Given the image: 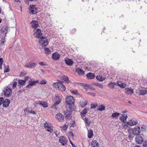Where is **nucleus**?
<instances>
[{
	"mask_svg": "<svg viewBox=\"0 0 147 147\" xmlns=\"http://www.w3.org/2000/svg\"><path fill=\"white\" fill-rule=\"evenodd\" d=\"M71 92L74 94H77L78 91L77 90H71Z\"/></svg>",
	"mask_w": 147,
	"mask_h": 147,
	"instance_id": "50",
	"label": "nucleus"
},
{
	"mask_svg": "<svg viewBox=\"0 0 147 147\" xmlns=\"http://www.w3.org/2000/svg\"><path fill=\"white\" fill-rule=\"evenodd\" d=\"M117 86L121 88H124L126 86L125 84L121 82L118 81L117 83Z\"/></svg>",
	"mask_w": 147,
	"mask_h": 147,
	"instance_id": "24",
	"label": "nucleus"
},
{
	"mask_svg": "<svg viewBox=\"0 0 147 147\" xmlns=\"http://www.w3.org/2000/svg\"><path fill=\"white\" fill-rule=\"evenodd\" d=\"M31 62H29L27 63L25 66L24 67L26 68H31Z\"/></svg>",
	"mask_w": 147,
	"mask_h": 147,
	"instance_id": "44",
	"label": "nucleus"
},
{
	"mask_svg": "<svg viewBox=\"0 0 147 147\" xmlns=\"http://www.w3.org/2000/svg\"><path fill=\"white\" fill-rule=\"evenodd\" d=\"M31 68H33L35 67L37 64V63L35 62H31Z\"/></svg>",
	"mask_w": 147,
	"mask_h": 147,
	"instance_id": "45",
	"label": "nucleus"
},
{
	"mask_svg": "<svg viewBox=\"0 0 147 147\" xmlns=\"http://www.w3.org/2000/svg\"><path fill=\"white\" fill-rule=\"evenodd\" d=\"M61 127L63 130L64 131H66L67 128V125H66V124H65L63 126H61Z\"/></svg>",
	"mask_w": 147,
	"mask_h": 147,
	"instance_id": "47",
	"label": "nucleus"
},
{
	"mask_svg": "<svg viewBox=\"0 0 147 147\" xmlns=\"http://www.w3.org/2000/svg\"><path fill=\"white\" fill-rule=\"evenodd\" d=\"M125 93L131 95L134 93L133 89L129 88H125Z\"/></svg>",
	"mask_w": 147,
	"mask_h": 147,
	"instance_id": "16",
	"label": "nucleus"
},
{
	"mask_svg": "<svg viewBox=\"0 0 147 147\" xmlns=\"http://www.w3.org/2000/svg\"><path fill=\"white\" fill-rule=\"evenodd\" d=\"M30 24L31 27L33 28L36 29V28L38 27V23L37 21L35 20H32Z\"/></svg>",
	"mask_w": 147,
	"mask_h": 147,
	"instance_id": "15",
	"label": "nucleus"
},
{
	"mask_svg": "<svg viewBox=\"0 0 147 147\" xmlns=\"http://www.w3.org/2000/svg\"><path fill=\"white\" fill-rule=\"evenodd\" d=\"M26 83V81L23 80H19L18 84L20 85H23L25 84Z\"/></svg>",
	"mask_w": 147,
	"mask_h": 147,
	"instance_id": "40",
	"label": "nucleus"
},
{
	"mask_svg": "<svg viewBox=\"0 0 147 147\" xmlns=\"http://www.w3.org/2000/svg\"><path fill=\"white\" fill-rule=\"evenodd\" d=\"M120 115L119 113L115 112L112 114L111 117L113 118H116L118 117Z\"/></svg>",
	"mask_w": 147,
	"mask_h": 147,
	"instance_id": "32",
	"label": "nucleus"
},
{
	"mask_svg": "<svg viewBox=\"0 0 147 147\" xmlns=\"http://www.w3.org/2000/svg\"><path fill=\"white\" fill-rule=\"evenodd\" d=\"M140 91L139 94L141 95L145 94L147 93V90L144 89L143 90L142 89V90H140Z\"/></svg>",
	"mask_w": 147,
	"mask_h": 147,
	"instance_id": "35",
	"label": "nucleus"
},
{
	"mask_svg": "<svg viewBox=\"0 0 147 147\" xmlns=\"http://www.w3.org/2000/svg\"><path fill=\"white\" fill-rule=\"evenodd\" d=\"M106 78L103 77L102 76L98 75L96 77V79L98 80L100 82H102L105 80Z\"/></svg>",
	"mask_w": 147,
	"mask_h": 147,
	"instance_id": "27",
	"label": "nucleus"
},
{
	"mask_svg": "<svg viewBox=\"0 0 147 147\" xmlns=\"http://www.w3.org/2000/svg\"><path fill=\"white\" fill-rule=\"evenodd\" d=\"M2 64H0V68L1 69H2Z\"/></svg>",
	"mask_w": 147,
	"mask_h": 147,
	"instance_id": "63",
	"label": "nucleus"
},
{
	"mask_svg": "<svg viewBox=\"0 0 147 147\" xmlns=\"http://www.w3.org/2000/svg\"><path fill=\"white\" fill-rule=\"evenodd\" d=\"M83 119L85 121L86 123L88 125H90L91 121L90 120L88 119V118L86 117H84Z\"/></svg>",
	"mask_w": 147,
	"mask_h": 147,
	"instance_id": "37",
	"label": "nucleus"
},
{
	"mask_svg": "<svg viewBox=\"0 0 147 147\" xmlns=\"http://www.w3.org/2000/svg\"><path fill=\"white\" fill-rule=\"evenodd\" d=\"M88 111V109H85L82 112H81L80 114L82 119H83V118L85 117V115Z\"/></svg>",
	"mask_w": 147,
	"mask_h": 147,
	"instance_id": "29",
	"label": "nucleus"
},
{
	"mask_svg": "<svg viewBox=\"0 0 147 147\" xmlns=\"http://www.w3.org/2000/svg\"><path fill=\"white\" fill-rule=\"evenodd\" d=\"M95 75L93 73H89L86 75L87 78L88 79H93L95 77Z\"/></svg>",
	"mask_w": 147,
	"mask_h": 147,
	"instance_id": "23",
	"label": "nucleus"
},
{
	"mask_svg": "<svg viewBox=\"0 0 147 147\" xmlns=\"http://www.w3.org/2000/svg\"><path fill=\"white\" fill-rule=\"evenodd\" d=\"M133 137V135L132 134H131L130 133L129 134V139H131V138H132Z\"/></svg>",
	"mask_w": 147,
	"mask_h": 147,
	"instance_id": "56",
	"label": "nucleus"
},
{
	"mask_svg": "<svg viewBox=\"0 0 147 147\" xmlns=\"http://www.w3.org/2000/svg\"><path fill=\"white\" fill-rule=\"evenodd\" d=\"M132 130L131 129H128V132H130Z\"/></svg>",
	"mask_w": 147,
	"mask_h": 147,
	"instance_id": "62",
	"label": "nucleus"
},
{
	"mask_svg": "<svg viewBox=\"0 0 147 147\" xmlns=\"http://www.w3.org/2000/svg\"><path fill=\"white\" fill-rule=\"evenodd\" d=\"M91 144L92 147H99V144L96 140H93Z\"/></svg>",
	"mask_w": 147,
	"mask_h": 147,
	"instance_id": "25",
	"label": "nucleus"
},
{
	"mask_svg": "<svg viewBox=\"0 0 147 147\" xmlns=\"http://www.w3.org/2000/svg\"><path fill=\"white\" fill-rule=\"evenodd\" d=\"M47 83V82L46 80L44 79H43L40 81L39 83L41 85H44L45 84Z\"/></svg>",
	"mask_w": 147,
	"mask_h": 147,
	"instance_id": "42",
	"label": "nucleus"
},
{
	"mask_svg": "<svg viewBox=\"0 0 147 147\" xmlns=\"http://www.w3.org/2000/svg\"><path fill=\"white\" fill-rule=\"evenodd\" d=\"M44 126L47 131L50 133H52L53 131V127L51 125L50 123L46 122L44 124Z\"/></svg>",
	"mask_w": 147,
	"mask_h": 147,
	"instance_id": "4",
	"label": "nucleus"
},
{
	"mask_svg": "<svg viewBox=\"0 0 147 147\" xmlns=\"http://www.w3.org/2000/svg\"><path fill=\"white\" fill-rule=\"evenodd\" d=\"M132 133L134 135H137L140 132V127L136 126L132 129Z\"/></svg>",
	"mask_w": 147,
	"mask_h": 147,
	"instance_id": "10",
	"label": "nucleus"
},
{
	"mask_svg": "<svg viewBox=\"0 0 147 147\" xmlns=\"http://www.w3.org/2000/svg\"><path fill=\"white\" fill-rule=\"evenodd\" d=\"M98 108V110L100 111H103L105 110V107L103 105H101L99 106Z\"/></svg>",
	"mask_w": 147,
	"mask_h": 147,
	"instance_id": "36",
	"label": "nucleus"
},
{
	"mask_svg": "<svg viewBox=\"0 0 147 147\" xmlns=\"http://www.w3.org/2000/svg\"><path fill=\"white\" fill-rule=\"evenodd\" d=\"M39 64L42 66L45 65V63L43 62H39Z\"/></svg>",
	"mask_w": 147,
	"mask_h": 147,
	"instance_id": "54",
	"label": "nucleus"
},
{
	"mask_svg": "<svg viewBox=\"0 0 147 147\" xmlns=\"http://www.w3.org/2000/svg\"><path fill=\"white\" fill-rule=\"evenodd\" d=\"M143 147H147V140H146L143 142L142 145Z\"/></svg>",
	"mask_w": 147,
	"mask_h": 147,
	"instance_id": "46",
	"label": "nucleus"
},
{
	"mask_svg": "<svg viewBox=\"0 0 147 147\" xmlns=\"http://www.w3.org/2000/svg\"><path fill=\"white\" fill-rule=\"evenodd\" d=\"M39 43L42 45V46H46L48 44V42L47 39L45 37H42L39 40Z\"/></svg>",
	"mask_w": 147,
	"mask_h": 147,
	"instance_id": "6",
	"label": "nucleus"
},
{
	"mask_svg": "<svg viewBox=\"0 0 147 147\" xmlns=\"http://www.w3.org/2000/svg\"><path fill=\"white\" fill-rule=\"evenodd\" d=\"M72 112L68 111L67 110V111H66V112L65 114L66 118L68 120H69L71 119L72 117L71 113Z\"/></svg>",
	"mask_w": 147,
	"mask_h": 147,
	"instance_id": "17",
	"label": "nucleus"
},
{
	"mask_svg": "<svg viewBox=\"0 0 147 147\" xmlns=\"http://www.w3.org/2000/svg\"><path fill=\"white\" fill-rule=\"evenodd\" d=\"M4 99L3 97L0 98V106L2 104V102L4 100Z\"/></svg>",
	"mask_w": 147,
	"mask_h": 147,
	"instance_id": "53",
	"label": "nucleus"
},
{
	"mask_svg": "<svg viewBox=\"0 0 147 147\" xmlns=\"http://www.w3.org/2000/svg\"><path fill=\"white\" fill-rule=\"evenodd\" d=\"M8 27L6 26H5L1 29V31L4 34H6L8 32Z\"/></svg>",
	"mask_w": 147,
	"mask_h": 147,
	"instance_id": "30",
	"label": "nucleus"
},
{
	"mask_svg": "<svg viewBox=\"0 0 147 147\" xmlns=\"http://www.w3.org/2000/svg\"><path fill=\"white\" fill-rule=\"evenodd\" d=\"M59 140V142L63 146H65L67 144V139L64 136H61L60 137Z\"/></svg>",
	"mask_w": 147,
	"mask_h": 147,
	"instance_id": "5",
	"label": "nucleus"
},
{
	"mask_svg": "<svg viewBox=\"0 0 147 147\" xmlns=\"http://www.w3.org/2000/svg\"><path fill=\"white\" fill-rule=\"evenodd\" d=\"M129 125V124L127 122L123 125V127L124 128L126 129L128 127Z\"/></svg>",
	"mask_w": 147,
	"mask_h": 147,
	"instance_id": "48",
	"label": "nucleus"
},
{
	"mask_svg": "<svg viewBox=\"0 0 147 147\" xmlns=\"http://www.w3.org/2000/svg\"><path fill=\"white\" fill-rule=\"evenodd\" d=\"M117 83L115 82H111L108 84L109 87L111 88H114L115 86H116Z\"/></svg>",
	"mask_w": 147,
	"mask_h": 147,
	"instance_id": "33",
	"label": "nucleus"
},
{
	"mask_svg": "<svg viewBox=\"0 0 147 147\" xmlns=\"http://www.w3.org/2000/svg\"><path fill=\"white\" fill-rule=\"evenodd\" d=\"M26 74V73L25 72H21L20 74V76H24Z\"/></svg>",
	"mask_w": 147,
	"mask_h": 147,
	"instance_id": "52",
	"label": "nucleus"
},
{
	"mask_svg": "<svg viewBox=\"0 0 147 147\" xmlns=\"http://www.w3.org/2000/svg\"><path fill=\"white\" fill-rule=\"evenodd\" d=\"M76 71L79 75H83L84 73V71L79 68L77 69Z\"/></svg>",
	"mask_w": 147,
	"mask_h": 147,
	"instance_id": "34",
	"label": "nucleus"
},
{
	"mask_svg": "<svg viewBox=\"0 0 147 147\" xmlns=\"http://www.w3.org/2000/svg\"><path fill=\"white\" fill-rule=\"evenodd\" d=\"M53 85L54 87L62 91H64L66 89L65 86L60 82L54 83Z\"/></svg>",
	"mask_w": 147,
	"mask_h": 147,
	"instance_id": "3",
	"label": "nucleus"
},
{
	"mask_svg": "<svg viewBox=\"0 0 147 147\" xmlns=\"http://www.w3.org/2000/svg\"><path fill=\"white\" fill-rule=\"evenodd\" d=\"M45 53L46 54H51L50 50L48 48H45Z\"/></svg>",
	"mask_w": 147,
	"mask_h": 147,
	"instance_id": "43",
	"label": "nucleus"
},
{
	"mask_svg": "<svg viewBox=\"0 0 147 147\" xmlns=\"http://www.w3.org/2000/svg\"><path fill=\"white\" fill-rule=\"evenodd\" d=\"M94 85L97 86L99 88L103 89V86L101 84L99 83H96L94 84Z\"/></svg>",
	"mask_w": 147,
	"mask_h": 147,
	"instance_id": "39",
	"label": "nucleus"
},
{
	"mask_svg": "<svg viewBox=\"0 0 147 147\" xmlns=\"http://www.w3.org/2000/svg\"><path fill=\"white\" fill-rule=\"evenodd\" d=\"M144 138L141 135H138L135 138V140L137 143L139 144H141L142 142L144 141Z\"/></svg>",
	"mask_w": 147,
	"mask_h": 147,
	"instance_id": "8",
	"label": "nucleus"
},
{
	"mask_svg": "<svg viewBox=\"0 0 147 147\" xmlns=\"http://www.w3.org/2000/svg\"><path fill=\"white\" fill-rule=\"evenodd\" d=\"M30 113L33 114H36V113L35 111H33L32 110H31L30 111Z\"/></svg>",
	"mask_w": 147,
	"mask_h": 147,
	"instance_id": "55",
	"label": "nucleus"
},
{
	"mask_svg": "<svg viewBox=\"0 0 147 147\" xmlns=\"http://www.w3.org/2000/svg\"><path fill=\"white\" fill-rule=\"evenodd\" d=\"M71 135L72 136H74V135L72 133H70Z\"/></svg>",
	"mask_w": 147,
	"mask_h": 147,
	"instance_id": "64",
	"label": "nucleus"
},
{
	"mask_svg": "<svg viewBox=\"0 0 147 147\" xmlns=\"http://www.w3.org/2000/svg\"><path fill=\"white\" fill-rule=\"evenodd\" d=\"M88 101L87 100H83L80 104V106L82 107L85 106L88 104Z\"/></svg>",
	"mask_w": 147,
	"mask_h": 147,
	"instance_id": "28",
	"label": "nucleus"
},
{
	"mask_svg": "<svg viewBox=\"0 0 147 147\" xmlns=\"http://www.w3.org/2000/svg\"><path fill=\"white\" fill-rule=\"evenodd\" d=\"M74 99L73 97L71 96H67L65 97V103L67 110L70 112L74 110Z\"/></svg>",
	"mask_w": 147,
	"mask_h": 147,
	"instance_id": "1",
	"label": "nucleus"
},
{
	"mask_svg": "<svg viewBox=\"0 0 147 147\" xmlns=\"http://www.w3.org/2000/svg\"><path fill=\"white\" fill-rule=\"evenodd\" d=\"M60 77L61 79L64 80L66 83H68L70 82V81L69 80L67 76L65 75H61Z\"/></svg>",
	"mask_w": 147,
	"mask_h": 147,
	"instance_id": "21",
	"label": "nucleus"
},
{
	"mask_svg": "<svg viewBox=\"0 0 147 147\" xmlns=\"http://www.w3.org/2000/svg\"><path fill=\"white\" fill-rule=\"evenodd\" d=\"M37 104L42 106L44 107H48L47 104V102L42 101H39Z\"/></svg>",
	"mask_w": 147,
	"mask_h": 147,
	"instance_id": "22",
	"label": "nucleus"
},
{
	"mask_svg": "<svg viewBox=\"0 0 147 147\" xmlns=\"http://www.w3.org/2000/svg\"><path fill=\"white\" fill-rule=\"evenodd\" d=\"M65 61L66 64L68 65H71L74 63L72 60L69 58L65 59Z\"/></svg>",
	"mask_w": 147,
	"mask_h": 147,
	"instance_id": "20",
	"label": "nucleus"
},
{
	"mask_svg": "<svg viewBox=\"0 0 147 147\" xmlns=\"http://www.w3.org/2000/svg\"><path fill=\"white\" fill-rule=\"evenodd\" d=\"M93 136V132L92 130H88V137L90 138L92 137Z\"/></svg>",
	"mask_w": 147,
	"mask_h": 147,
	"instance_id": "31",
	"label": "nucleus"
},
{
	"mask_svg": "<svg viewBox=\"0 0 147 147\" xmlns=\"http://www.w3.org/2000/svg\"><path fill=\"white\" fill-rule=\"evenodd\" d=\"M34 36L37 38H40L42 35V32L41 30L39 29H34Z\"/></svg>",
	"mask_w": 147,
	"mask_h": 147,
	"instance_id": "7",
	"label": "nucleus"
},
{
	"mask_svg": "<svg viewBox=\"0 0 147 147\" xmlns=\"http://www.w3.org/2000/svg\"><path fill=\"white\" fill-rule=\"evenodd\" d=\"M13 84L12 85V87L13 88H14L16 87V86L17 84V82L15 81H13Z\"/></svg>",
	"mask_w": 147,
	"mask_h": 147,
	"instance_id": "49",
	"label": "nucleus"
},
{
	"mask_svg": "<svg viewBox=\"0 0 147 147\" xmlns=\"http://www.w3.org/2000/svg\"><path fill=\"white\" fill-rule=\"evenodd\" d=\"M29 11L32 14H35L37 13V8L35 5H32L30 6Z\"/></svg>",
	"mask_w": 147,
	"mask_h": 147,
	"instance_id": "11",
	"label": "nucleus"
},
{
	"mask_svg": "<svg viewBox=\"0 0 147 147\" xmlns=\"http://www.w3.org/2000/svg\"><path fill=\"white\" fill-rule=\"evenodd\" d=\"M55 117L59 122H63L64 119L63 115L60 113H58L56 115Z\"/></svg>",
	"mask_w": 147,
	"mask_h": 147,
	"instance_id": "9",
	"label": "nucleus"
},
{
	"mask_svg": "<svg viewBox=\"0 0 147 147\" xmlns=\"http://www.w3.org/2000/svg\"><path fill=\"white\" fill-rule=\"evenodd\" d=\"M61 101L62 96L58 94H55L53 99V101L55 102L52 106V108L55 109L56 106L61 103Z\"/></svg>",
	"mask_w": 147,
	"mask_h": 147,
	"instance_id": "2",
	"label": "nucleus"
},
{
	"mask_svg": "<svg viewBox=\"0 0 147 147\" xmlns=\"http://www.w3.org/2000/svg\"><path fill=\"white\" fill-rule=\"evenodd\" d=\"M54 133L55 134V135L57 137H58L57 134H58V133L57 132V131H56Z\"/></svg>",
	"mask_w": 147,
	"mask_h": 147,
	"instance_id": "59",
	"label": "nucleus"
},
{
	"mask_svg": "<svg viewBox=\"0 0 147 147\" xmlns=\"http://www.w3.org/2000/svg\"><path fill=\"white\" fill-rule=\"evenodd\" d=\"M29 78V77L26 76L24 77V81H26H26L27 80H28V79Z\"/></svg>",
	"mask_w": 147,
	"mask_h": 147,
	"instance_id": "58",
	"label": "nucleus"
},
{
	"mask_svg": "<svg viewBox=\"0 0 147 147\" xmlns=\"http://www.w3.org/2000/svg\"><path fill=\"white\" fill-rule=\"evenodd\" d=\"M12 89L11 88L7 89L4 92V94L5 96L8 97L10 96L12 94Z\"/></svg>",
	"mask_w": 147,
	"mask_h": 147,
	"instance_id": "14",
	"label": "nucleus"
},
{
	"mask_svg": "<svg viewBox=\"0 0 147 147\" xmlns=\"http://www.w3.org/2000/svg\"><path fill=\"white\" fill-rule=\"evenodd\" d=\"M127 116L125 114L122 115L121 117H120V120L122 122H124L126 121V119Z\"/></svg>",
	"mask_w": 147,
	"mask_h": 147,
	"instance_id": "26",
	"label": "nucleus"
},
{
	"mask_svg": "<svg viewBox=\"0 0 147 147\" xmlns=\"http://www.w3.org/2000/svg\"><path fill=\"white\" fill-rule=\"evenodd\" d=\"M60 58V55L57 52H55L52 55V58L54 60H58Z\"/></svg>",
	"mask_w": 147,
	"mask_h": 147,
	"instance_id": "19",
	"label": "nucleus"
},
{
	"mask_svg": "<svg viewBox=\"0 0 147 147\" xmlns=\"http://www.w3.org/2000/svg\"><path fill=\"white\" fill-rule=\"evenodd\" d=\"M3 106L5 107H7L9 105L10 103V100L9 99H5L3 102Z\"/></svg>",
	"mask_w": 147,
	"mask_h": 147,
	"instance_id": "18",
	"label": "nucleus"
},
{
	"mask_svg": "<svg viewBox=\"0 0 147 147\" xmlns=\"http://www.w3.org/2000/svg\"><path fill=\"white\" fill-rule=\"evenodd\" d=\"M3 60L2 58H0V64H3Z\"/></svg>",
	"mask_w": 147,
	"mask_h": 147,
	"instance_id": "57",
	"label": "nucleus"
},
{
	"mask_svg": "<svg viewBox=\"0 0 147 147\" xmlns=\"http://www.w3.org/2000/svg\"><path fill=\"white\" fill-rule=\"evenodd\" d=\"M4 72L7 73L9 71V66H5L4 67Z\"/></svg>",
	"mask_w": 147,
	"mask_h": 147,
	"instance_id": "38",
	"label": "nucleus"
},
{
	"mask_svg": "<svg viewBox=\"0 0 147 147\" xmlns=\"http://www.w3.org/2000/svg\"><path fill=\"white\" fill-rule=\"evenodd\" d=\"M71 144L72 146H73V147H76V146L74 145V144L72 143V142H71Z\"/></svg>",
	"mask_w": 147,
	"mask_h": 147,
	"instance_id": "60",
	"label": "nucleus"
},
{
	"mask_svg": "<svg viewBox=\"0 0 147 147\" xmlns=\"http://www.w3.org/2000/svg\"><path fill=\"white\" fill-rule=\"evenodd\" d=\"M134 147H141L140 146L135 145Z\"/></svg>",
	"mask_w": 147,
	"mask_h": 147,
	"instance_id": "61",
	"label": "nucleus"
},
{
	"mask_svg": "<svg viewBox=\"0 0 147 147\" xmlns=\"http://www.w3.org/2000/svg\"><path fill=\"white\" fill-rule=\"evenodd\" d=\"M98 106V105L96 103H92L91 105V108L94 109Z\"/></svg>",
	"mask_w": 147,
	"mask_h": 147,
	"instance_id": "41",
	"label": "nucleus"
},
{
	"mask_svg": "<svg viewBox=\"0 0 147 147\" xmlns=\"http://www.w3.org/2000/svg\"><path fill=\"white\" fill-rule=\"evenodd\" d=\"M38 80L36 81H33L31 80H30L29 81V84L26 86V88H30L32 86H35L36 83H38Z\"/></svg>",
	"mask_w": 147,
	"mask_h": 147,
	"instance_id": "12",
	"label": "nucleus"
},
{
	"mask_svg": "<svg viewBox=\"0 0 147 147\" xmlns=\"http://www.w3.org/2000/svg\"><path fill=\"white\" fill-rule=\"evenodd\" d=\"M5 41V38H2L1 39V41H0V44H3L4 43V42Z\"/></svg>",
	"mask_w": 147,
	"mask_h": 147,
	"instance_id": "51",
	"label": "nucleus"
},
{
	"mask_svg": "<svg viewBox=\"0 0 147 147\" xmlns=\"http://www.w3.org/2000/svg\"><path fill=\"white\" fill-rule=\"evenodd\" d=\"M129 125L130 126H133L136 125L138 123L137 120L135 119H131L128 122Z\"/></svg>",
	"mask_w": 147,
	"mask_h": 147,
	"instance_id": "13",
	"label": "nucleus"
}]
</instances>
